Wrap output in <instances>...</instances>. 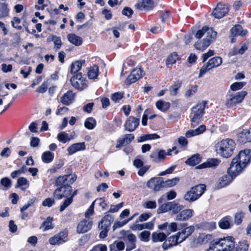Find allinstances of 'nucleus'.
Instances as JSON below:
<instances>
[{"label": "nucleus", "mask_w": 251, "mask_h": 251, "mask_svg": "<svg viewBox=\"0 0 251 251\" xmlns=\"http://www.w3.org/2000/svg\"><path fill=\"white\" fill-rule=\"evenodd\" d=\"M52 218L49 217L47 218L46 221H45L41 226V228L43 229V231H46L53 227L52 224Z\"/></svg>", "instance_id": "nucleus-47"}, {"label": "nucleus", "mask_w": 251, "mask_h": 251, "mask_svg": "<svg viewBox=\"0 0 251 251\" xmlns=\"http://www.w3.org/2000/svg\"><path fill=\"white\" fill-rule=\"evenodd\" d=\"M182 242L181 241L180 237L178 235L177 233L176 235L170 236L168 240H166L163 244L162 247L164 250H166Z\"/></svg>", "instance_id": "nucleus-18"}, {"label": "nucleus", "mask_w": 251, "mask_h": 251, "mask_svg": "<svg viewBox=\"0 0 251 251\" xmlns=\"http://www.w3.org/2000/svg\"><path fill=\"white\" fill-rule=\"evenodd\" d=\"M70 81L73 87L79 90H82L87 87L86 80L80 73L74 75L71 78Z\"/></svg>", "instance_id": "nucleus-9"}, {"label": "nucleus", "mask_w": 251, "mask_h": 251, "mask_svg": "<svg viewBox=\"0 0 251 251\" xmlns=\"http://www.w3.org/2000/svg\"><path fill=\"white\" fill-rule=\"evenodd\" d=\"M181 81L177 80L175 82L174 84L172 85L169 88L170 95L172 96H176L177 94L178 89L181 86Z\"/></svg>", "instance_id": "nucleus-41"}, {"label": "nucleus", "mask_w": 251, "mask_h": 251, "mask_svg": "<svg viewBox=\"0 0 251 251\" xmlns=\"http://www.w3.org/2000/svg\"><path fill=\"white\" fill-rule=\"evenodd\" d=\"M140 120L133 116H129L124 125L125 129L129 132L134 131L138 126Z\"/></svg>", "instance_id": "nucleus-14"}, {"label": "nucleus", "mask_w": 251, "mask_h": 251, "mask_svg": "<svg viewBox=\"0 0 251 251\" xmlns=\"http://www.w3.org/2000/svg\"><path fill=\"white\" fill-rule=\"evenodd\" d=\"M156 202L153 201H148L143 203V206L147 209H155L156 207Z\"/></svg>", "instance_id": "nucleus-55"}, {"label": "nucleus", "mask_w": 251, "mask_h": 251, "mask_svg": "<svg viewBox=\"0 0 251 251\" xmlns=\"http://www.w3.org/2000/svg\"><path fill=\"white\" fill-rule=\"evenodd\" d=\"M86 149L84 142L77 143L72 144L67 149L69 155H72L77 151H84Z\"/></svg>", "instance_id": "nucleus-25"}, {"label": "nucleus", "mask_w": 251, "mask_h": 251, "mask_svg": "<svg viewBox=\"0 0 251 251\" xmlns=\"http://www.w3.org/2000/svg\"><path fill=\"white\" fill-rule=\"evenodd\" d=\"M232 217L230 216H226L223 218L219 222V227L224 229H226L231 228L232 224L231 223Z\"/></svg>", "instance_id": "nucleus-27"}, {"label": "nucleus", "mask_w": 251, "mask_h": 251, "mask_svg": "<svg viewBox=\"0 0 251 251\" xmlns=\"http://www.w3.org/2000/svg\"><path fill=\"white\" fill-rule=\"evenodd\" d=\"M69 42L76 46H80L82 43V39L75 34H69L67 36Z\"/></svg>", "instance_id": "nucleus-33"}, {"label": "nucleus", "mask_w": 251, "mask_h": 251, "mask_svg": "<svg viewBox=\"0 0 251 251\" xmlns=\"http://www.w3.org/2000/svg\"><path fill=\"white\" fill-rule=\"evenodd\" d=\"M238 141L241 144L251 142V128L243 129L238 134Z\"/></svg>", "instance_id": "nucleus-20"}, {"label": "nucleus", "mask_w": 251, "mask_h": 251, "mask_svg": "<svg viewBox=\"0 0 251 251\" xmlns=\"http://www.w3.org/2000/svg\"><path fill=\"white\" fill-rule=\"evenodd\" d=\"M131 73L133 74V76H136V78L138 80L141 78L144 75V71L141 68H135L133 70Z\"/></svg>", "instance_id": "nucleus-57"}, {"label": "nucleus", "mask_w": 251, "mask_h": 251, "mask_svg": "<svg viewBox=\"0 0 251 251\" xmlns=\"http://www.w3.org/2000/svg\"><path fill=\"white\" fill-rule=\"evenodd\" d=\"M12 185V182L11 180L8 177H3L1 179L0 181V186L2 187L0 188L1 189L3 190H6L9 189Z\"/></svg>", "instance_id": "nucleus-44"}, {"label": "nucleus", "mask_w": 251, "mask_h": 251, "mask_svg": "<svg viewBox=\"0 0 251 251\" xmlns=\"http://www.w3.org/2000/svg\"><path fill=\"white\" fill-rule=\"evenodd\" d=\"M183 208V205L180 204L179 203L175 201L171 202V210L174 214H177Z\"/></svg>", "instance_id": "nucleus-40"}, {"label": "nucleus", "mask_w": 251, "mask_h": 251, "mask_svg": "<svg viewBox=\"0 0 251 251\" xmlns=\"http://www.w3.org/2000/svg\"><path fill=\"white\" fill-rule=\"evenodd\" d=\"M206 190V185L204 184H199L192 187L184 195V200L192 203L198 200Z\"/></svg>", "instance_id": "nucleus-4"}, {"label": "nucleus", "mask_w": 251, "mask_h": 251, "mask_svg": "<svg viewBox=\"0 0 251 251\" xmlns=\"http://www.w3.org/2000/svg\"><path fill=\"white\" fill-rule=\"evenodd\" d=\"M198 86L195 85L189 88L185 93V96L187 98L190 97L195 94L197 91Z\"/></svg>", "instance_id": "nucleus-58"}, {"label": "nucleus", "mask_w": 251, "mask_h": 251, "mask_svg": "<svg viewBox=\"0 0 251 251\" xmlns=\"http://www.w3.org/2000/svg\"><path fill=\"white\" fill-rule=\"evenodd\" d=\"M221 163V160L217 158H209L206 162L196 167V169H201L206 168H215Z\"/></svg>", "instance_id": "nucleus-21"}, {"label": "nucleus", "mask_w": 251, "mask_h": 251, "mask_svg": "<svg viewBox=\"0 0 251 251\" xmlns=\"http://www.w3.org/2000/svg\"><path fill=\"white\" fill-rule=\"evenodd\" d=\"M205 130L206 126L204 125H202L194 130H188L186 132L185 135L187 138H190L202 133Z\"/></svg>", "instance_id": "nucleus-29"}, {"label": "nucleus", "mask_w": 251, "mask_h": 251, "mask_svg": "<svg viewBox=\"0 0 251 251\" xmlns=\"http://www.w3.org/2000/svg\"><path fill=\"white\" fill-rule=\"evenodd\" d=\"M245 167L237 160V159L234 158L232 159L230 167L227 170V173L235 178L242 172Z\"/></svg>", "instance_id": "nucleus-8"}, {"label": "nucleus", "mask_w": 251, "mask_h": 251, "mask_svg": "<svg viewBox=\"0 0 251 251\" xmlns=\"http://www.w3.org/2000/svg\"><path fill=\"white\" fill-rule=\"evenodd\" d=\"M249 249V245L246 243L239 242V244L235 247L234 246L231 251H247Z\"/></svg>", "instance_id": "nucleus-48"}, {"label": "nucleus", "mask_w": 251, "mask_h": 251, "mask_svg": "<svg viewBox=\"0 0 251 251\" xmlns=\"http://www.w3.org/2000/svg\"><path fill=\"white\" fill-rule=\"evenodd\" d=\"M114 221L113 217L109 214H106L99 224V228H102V225L106 227H110L111 224Z\"/></svg>", "instance_id": "nucleus-30"}, {"label": "nucleus", "mask_w": 251, "mask_h": 251, "mask_svg": "<svg viewBox=\"0 0 251 251\" xmlns=\"http://www.w3.org/2000/svg\"><path fill=\"white\" fill-rule=\"evenodd\" d=\"M150 158L152 161L154 163H159V158L158 157V151L157 149L151 152L150 155Z\"/></svg>", "instance_id": "nucleus-61"}, {"label": "nucleus", "mask_w": 251, "mask_h": 251, "mask_svg": "<svg viewBox=\"0 0 251 251\" xmlns=\"http://www.w3.org/2000/svg\"><path fill=\"white\" fill-rule=\"evenodd\" d=\"M96 126V121L93 117H89L86 119L84 122L85 127L88 129H93Z\"/></svg>", "instance_id": "nucleus-45"}, {"label": "nucleus", "mask_w": 251, "mask_h": 251, "mask_svg": "<svg viewBox=\"0 0 251 251\" xmlns=\"http://www.w3.org/2000/svg\"><path fill=\"white\" fill-rule=\"evenodd\" d=\"M179 181L178 178H174L171 179H168L166 181L163 180V188L165 187H172L176 185Z\"/></svg>", "instance_id": "nucleus-50"}, {"label": "nucleus", "mask_w": 251, "mask_h": 251, "mask_svg": "<svg viewBox=\"0 0 251 251\" xmlns=\"http://www.w3.org/2000/svg\"><path fill=\"white\" fill-rule=\"evenodd\" d=\"M245 217V213L242 211H238L234 215V223L237 225H240Z\"/></svg>", "instance_id": "nucleus-49"}, {"label": "nucleus", "mask_w": 251, "mask_h": 251, "mask_svg": "<svg viewBox=\"0 0 251 251\" xmlns=\"http://www.w3.org/2000/svg\"><path fill=\"white\" fill-rule=\"evenodd\" d=\"M82 62L81 61H75L72 63L71 65L70 73L72 74H77V72L80 70L82 67Z\"/></svg>", "instance_id": "nucleus-46"}, {"label": "nucleus", "mask_w": 251, "mask_h": 251, "mask_svg": "<svg viewBox=\"0 0 251 251\" xmlns=\"http://www.w3.org/2000/svg\"><path fill=\"white\" fill-rule=\"evenodd\" d=\"M194 211L192 209H185L176 215V220L178 221H186L191 218L194 215Z\"/></svg>", "instance_id": "nucleus-17"}, {"label": "nucleus", "mask_w": 251, "mask_h": 251, "mask_svg": "<svg viewBox=\"0 0 251 251\" xmlns=\"http://www.w3.org/2000/svg\"><path fill=\"white\" fill-rule=\"evenodd\" d=\"M59 187L53 193L54 197L57 199L60 200L63 198L68 197L71 195L72 191V186L70 185H60L57 186Z\"/></svg>", "instance_id": "nucleus-7"}, {"label": "nucleus", "mask_w": 251, "mask_h": 251, "mask_svg": "<svg viewBox=\"0 0 251 251\" xmlns=\"http://www.w3.org/2000/svg\"><path fill=\"white\" fill-rule=\"evenodd\" d=\"M162 183V177H153L148 181L147 186L154 191H158L163 188Z\"/></svg>", "instance_id": "nucleus-15"}, {"label": "nucleus", "mask_w": 251, "mask_h": 251, "mask_svg": "<svg viewBox=\"0 0 251 251\" xmlns=\"http://www.w3.org/2000/svg\"><path fill=\"white\" fill-rule=\"evenodd\" d=\"M205 34L206 37L202 41H198L195 43V46L197 50H205L212 42L215 41L217 36V32L207 26H204L201 29L199 30L195 36L198 39H201Z\"/></svg>", "instance_id": "nucleus-1"}, {"label": "nucleus", "mask_w": 251, "mask_h": 251, "mask_svg": "<svg viewBox=\"0 0 251 251\" xmlns=\"http://www.w3.org/2000/svg\"><path fill=\"white\" fill-rule=\"evenodd\" d=\"M124 203V202H122L117 205H111L109 212L114 213L118 211L123 206Z\"/></svg>", "instance_id": "nucleus-62"}, {"label": "nucleus", "mask_w": 251, "mask_h": 251, "mask_svg": "<svg viewBox=\"0 0 251 251\" xmlns=\"http://www.w3.org/2000/svg\"><path fill=\"white\" fill-rule=\"evenodd\" d=\"M67 233L65 231L60 232L59 233L51 237L49 242L52 245H59L64 243L67 240Z\"/></svg>", "instance_id": "nucleus-16"}, {"label": "nucleus", "mask_w": 251, "mask_h": 251, "mask_svg": "<svg viewBox=\"0 0 251 251\" xmlns=\"http://www.w3.org/2000/svg\"><path fill=\"white\" fill-rule=\"evenodd\" d=\"M235 178L230 174L227 173V175L222 176L219 180L217 187L218 189L224 187L229 184Z\"/></svg>", "instance_id": "nucleus-23"}, {"label": "nucleus", "mask_w": 251, "mask_h": 251, "mask_svg": "<svg viewBox=\"0 0 251 251\" xmlns=\"http://www.w3.org/2000/svg\"><path fill=\"white\" fill-rule=\"evenodd\" d=\"M234 158L237 159L244 167H246L251 161V150L246 149L241 151Z\"/></svg>", "instance_id": "nucleus-11"}, {"label": "nucleus", "mask_w": 251, "mask_h": 251, "mask_svg": "<svg viewBox=\"0 0 251 251\" xmlns=\"http://www.w3.org/2000/svg\"><path fill=\"white\" fill-rule=\"evenodd\" d=\"M229 11L228 5L226 4L218 3L214 9L212 14L218 19L223 17Z\"/></svg>", "instance_id": "nucleus-12"}, {"label": "nucleus", "mask_w": 251, "mask_h": 251, "mask_svg": "<svg viewBox=\"0 0 251 251\" xmlns=\"http://www.w3.org/2000/svg\"><path fill=\"white\" fill-rule=\"evenodd\" d=\"M230 32L233 36L239 35L244 36L247 34V30H243L241 25H235L230 29Z\"/></svg>", "instance_id": "nucleus-31"}, {"label": "nucleus", "mask_w": 251, "mask_h": 251, "mask_svg": "<svg viewBox=\"0 0 251 251\" xmlns=\"http://www.w3.org/2000/svg\"><path fill=\"white\" fill-rule=\"evenodd\" d=\"M154 5V0H141L135 6L139 10L148 11L151 10Z\"/></svg>", "instance_id": "nucleus-19"}, {"label": "nucleus", "mask_w": 251, "mask_h": 251, "mask_svg": "<svg viewBox=\"0 0 251 251\" xmlns=\"http://www.w3.org/2000/svg\"><path fill=\"white\" fill-rule=\"evenodd\" d=\"M75 94L72 91H68L61 97L60 101L64 105H69L73 102Z\"/></svg>", "instance_id": "nucleus-24"}, {"label": "nucleus", "mask_w": 251, "mask_h": 251, "mask_svg": "<svg viewBox=\"0 0 251 251\" xmlns=\"http://www.w3.org/2000/svg\"><path fill=\"white\" fill-rule=\"evenodd\" d=\"M197 227L203 230L211 231L216 227L215 222H203L197 225Z\"/></svg>", "instance_id": "nucleus-28"}, {"label": "nucleus", "mask_w": 251, "mask_h": 251, "mask_svg": "<svg viewBox=\"0 0 251 251\" xmlns=\"http://www.w3.org/2000/svg\"><path fill=\"white\" fill-rule=\"evenodd\" d=\"M246 84V83L245 82H236L232 84L230 88L232 91H236L242 89Z\"/></svg>", "instance_id": "nucleus-53"}, {"label": "nucleus", "mask_w": 251, "mask_h": 251, "mask_svg": "<svg viewBox=\"0 0 251 251\" xmlns=\"http://www.w3.org/2000/svg\"><path fill=\"white\" fill-rule=\"evenodd\" d=\"M76 179V176L75 174L65 175L57 177L55 180V185H71Z\"/></svg>", "instance_id": "nucleus-10"}, {"label": "nucleus", "mask_w": 251, "mask_h": 251, "mask_svg": "<svg viewBox=\"0 0 251 251\" xmlns=\"http://www.w3.org/2000/svg\"><path fill=\"white\" fill-rule=\"evenodd\" d=\"M107 247L104 245L99 244L94 246L90 251H106Z\"/></svg>", "instance_id": "nucleus-63"}, {"label": "nucleus", "mask_w": 251, "mask_h": 251, "mask_svg": "<svg viewBox=\"0 0 251 251\" xmlns=\"http://www.w3.org/2000/svg\"><path fill=\"white\" fill-rule=\"evenodd\" d=\"M215 241L218 248H221V251H231L235 246L234 239L231 236L220 238Z\"/></svg>", "instance_id": "nucleus-6"}, {"label": "nucleus", "mask_w": 251, "mask_h": 251, "mask_svg": "<svg viewBox=\"0 0 251 251\" xmlns=\"http://www.w3.org/2000/svg\"><path fill=\"white\" fill-rule=\"evenodd\" d=\"M222 63V59L220 57L216 56L211 58L207 63L210 68L217 67Z\"/></svg>", "instance_id": "nucleus-35"}, {"label": "nucleus", "mask_w": 251, "mask_h": 251, "mask_svg": "<svg viewBox=\"0 0 251 251\" xmlns=\"http://www.w3.org/2000/svg\"><path fill=\"white\" fill-rule=\"evenodd\" d=\"M216 242L215 240H214L210 243L209 248L206 250V251H221V249L218 248L217 245H216Z\"/></svg>", "instance_id": "nucleus-64"}, {"label": "nucleus", "mask_w": 251, "mask_h": 251, "mask_svg": "<svg viewBox=\"0 0 251 251\" xmlns=\"http://www.w3.org/2000/svg\"><path fill=\"white\" fill-rule=\"evenodd\" d=\"M134 139V135L133 134H126L117 140L116 147L121 148L123 146L129 144Z\"/></svg>", "instance_id": "nucleus-22"}, {"label": "nucleus", "mask_w": 251, "mask_h": 251, "mask_svg": "<svg viewBox=\"0 0 251 251\" xmlns=\"http://www.w3.org/2000/svg\"><path fill=\"white\" fill-rule=\"evenodd\" d=\"M201 161V158L199 154H196L192 155L191 157L187 159L185 163L191 166H194L200 163Z\"/></svg>", "instance_id": "nucleus-32"}, {"label": "nucleus", "mask_w": 251, "mask_h": 251, "mask_svg": "<svg viewBox=\"0 0 251 251\" xmlns=\"http://www.w3.org/2000/svg\"><path fill=\"white\" fill-rule=\"evenodd\" d=\"M245 91L234 92L229 91L226 96L225 105L227 108H233L241 103L247 95Z\"/></svg>", "instance_id": "nucleus-3"}, {"label": "nucleus", "mask_w": 251, "mask_h": 251, "mask_svg": "<svg viewBox=\"0 0 251 251\" xmlns=\"http://www.w3.org/2000/svg\"><path fill=\"white\" fill-rule=\"evenodd\" d=\"M195 227L193 226H190L178 232L177 234L180 237L181 241L185 240L194 231Z\"/></svg>", "instance_id": "nucleus-26"}, {"label": "nucleus", "mask_w": 251, "mask_h": 251, "mask_svg": "<svg viewBox=\"0 0 251 251\" xmlns=\"http://www.w3.org/2000/svg\"><path fill=\"white\" fill-rule=\"evenodd\" d=\"M42 160L45 163L51 162L54 158V153L50 151H46L42 154Z\"/></svg>", "instance_id": "nucleus-37"}, {"label": "nucleus", "mask_w": 251, "mask_h": 251, "mask_svg": "<svg viewBox=\"0 0 251 251\" xmlns=\"http://www.w3.org/2000/svg\"><path fill=\"white\" fill-rule=\"evenodd\" d=\"M73 200L72 197H66V199L64 201L62 204L60 205V211L62 212L64 211L68 206H69L73 202Z\"/></svg>", "instance_id": "nucleus-54"}, {"label": "nucleus", "mask_w": 251, "mask_h": 251, "mask_svg": "<svg viewBox=\"0 0 251 251\" xmlns=\"http://www.w3.org/2000/svg\"><path fill=\"white\" fill-rule=\"evenodd\" d=\"M177 59V54L176 52H173V53L171 54L167 58L166 62V65L168 67H169V65H172L175 63Z\"/></svg>", "instance_id": "nucleus-52"}, {"label": "nucleus", "mask_w": 251, "mask_h": 251, "mask_svg": "<svg viewBox=\"0 0 251 251\" xmlns=\"http://www.w3.org/2000/svg\"><path fill=\"white\" fill-rule=\"evenodd\" d=\"M213 238L212 235L201 233L199 235L197 239V242L200 244H204L210 241Z\"/></svg>", "instance_id": "nucleus-34"}, {"label": "nucleus", "mask_w": 251, "mask_h": 251, "mask_svg": "<svg viewBox=\"0 0 251 251\" xmlns=\"http://www.w3.org/2000/svg\"><path fill=\"white\" fill-rule=\"evenodd\" d=\"M98 73L99 67L96 65H93L88 71V76L90 79H95L97 77Z\"/></svg>", "instance_id": "nucleus-39"}, {"label": "nucleus", "mask_w": 251, "mask_h": 251, "mask_svg": "<svg viewBox=\"0 0 251 251\" xmlns=\"http://www.w3.org/2000/svg\"><path fill=\"white\" fill-rule=\"evenodd\" d=\"M160 136L156 133L149 134L139 137L137 138L138 142H143L147 140L158 139Z\"/></svg>", "instance_id": "nucleus-36"}, {"label": "nucleus", "mask_w": 251, "mask_h": 251, "mask_svg": "<svg viewBox=\"0 0 251 251\" xmlns=\"http://www.w3.org/2000/svg\"><path fill=\"white\" fill-rule=\"evenodd\" d=\"M235 146L234 140L227 138L218 142L215 145V150L220 156L224 158H228L232 155Z\"/></svg>", "instance_id": "nucleus-2"}, {"label": "nucleus", "mask_w": 251, "mask_h": 251, "mask_svg": "<svg viewBox=\"0 0 251 251\" xmlns=\"http://www.w3.org/2000/svg\"><path fill=\"white\" fill-rule=\"evenodd\" d=\"M72 139H73V136H69L68 134L65 132H61L57 135L58 140L63 143H65Z\"/></svg>", "instance_id": "nucleus-43"}, {"label": "nucleus", "mask_w": 251, "mask_h": 251, "mask_svg": "<svg viewBox=\"0 0 251 251\" xmlns=\"http://www.w3.org/2000/svg\"><path fill=\"white\" fill-rule=\"evenodd\" d=\"M93 222L91 219H84L78 223L76 231L78 233H83L90 230L92 226Z\"/></svg>", "instance_id": "nucleus-13"}, {"label": "nucleus", "mask_w": 251, "mask_h": 251, "mask_svg": "<svg viewBox=\"0 0 251 251\" xmlns=\"http://www.w3.org/2000/svg\"><path fill=\"white\" fill-rule=\"evenodd\" d=\"M150 235V232L144 230L140 234L139 238L142 241L148 242L149 241Z\"/></svg>", "instance_id": "nucleus-56"}, {"label": "nucleus", "mask_w": 251, "mask_h": 251, "mask_svg": "<svg viewBox=\"0 0 251 251\" xmlns=\"http://www.w3.org/2000/svg\"><path fill=\"white\" fill-rule=\"evenodd\" d=\"M167 235L163 232H154L152 234V241L153 242H162L166 239Z\"/></svg>", "instance_id": "nucleus-38"}, {"label": "nucleus", "mask_w": 251, "mask_h": 251, "mask_svg": "<svg viewBox=\"0 0 251 251\" xmlns=\"http://www.w3.org/2000/svg\"><path fill=\"white\" fill-rule=\"evenodd\" d=\"M123 97V94L121 93H115L111 95V99L114 102H118Z\"/></svg>", "instance_id": "nucleus-60"}, {"label": "nucleus", "mask_w": 251, "mask_h": 251, "mask_svg": "<svg viewBox=\"0 0 251 251\" xmlns=\"http://www.w3.org/2000/svg\"><path fill=\"white\" fill-rule=\"evenodd\" d=\"M177 229V224L176 222H172L170 224H168L167 235L172 232L176 231Z\"/></svg>", "instance_id": "nucleus-59"}, {"label": "nucleus", "mask_w": 251, "mask_h": 251, "mask_svg": "<svg viewBox=\"0 0 251 251\" xmlns=\"http://www.w3.org/2000/svg\"><path fill=\"white\" fill-rule=\"evenodd\" d=\"M207 102L202 101L193 107L191 109V126L195 127L201 122V119L204 113V109Z\"/></svg>", "instance_id": "nucleus-5"}, {"label": "nucleus", "mask_w": 251, "mask_h": 251, "mask_svg": "<svg viewBox=\"0 0 251 251\" xmlns=\"http://www.w3.org/2000/svg\"><path fill=\"white\" fill-rule=\"evenodd\" d=\"M171 210V202H168L162 204L157 209L158 214L163 213Z\"/></svg>", "instance_id": "nucleus-51"}, {"label": "nucleus", "mask_w": 251, "mask_h": 251, "mask_svg": "<svg viewBox=\"0 0 251 251\" xmlns=\"http://www.w3.org/2000/svg\"><path fill=\"white\" fill-rule=\"evenodd\" d=\"M157 108L162 111H166L169 109L171 104L169 102H166L163 100H158L156 102Z\"/></svg>", "instance_id": "nucleus-42"}]
</instances>
